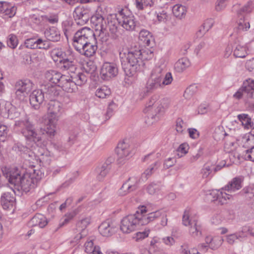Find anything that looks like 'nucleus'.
<instances>
[{
    "label": "nucleus",
    "instance_id": "dca6fc26",
    "mask_svg": "<svg viewBox=\"0 0 254 254\" xmlns=\"http://www.w3.org/2000/svg\"><path fill=\"white\" fill-rule=\"evenodd\" d=\"M0 112L3 116L7 115L8 118L14 119L18 118L20 113L9 102L2 101L0 103Z\"/></svg>",
    "mask_w": 254,
    "mask_h": 254
},
{
    "label": "nucleus",
    "instance_id": "13d9d810",
    "mask_svg": "<svg viewBox=\"0 0 254 254\" xmlns=\"http://www.w3.org/2000/svg\"><path fill=\"white\" fill-rule=\"evenodd\" d=\"M186 128V123H184L183 120L179 118L176 121V131L179 133H182Z\"/></svg>",
    "mask_w": 254,
    "mask_h": 254
},
{
    "label": "nucleus",
    "instance_id": "473e14b6",
    "mask_svg": "<svg viewBox=\"0 0 254 254\" xmlns=\"http://www.w3.org/2000/svg\"><path fill=\"white\" fill-rule=\"evenodd\" d=\"M162 79L159 76L151 75L146 84V88L148 91H153L159 88H162Z\"/></svg>",
    "mask_w": 254,
    "mask_h": 254
},
{
    "label": "nucleus",
    "instance_id": "f257e3e1",
    "mask_svg": "<svg viewBox=\"0 0 254 254\" xmlns=\"http://www.w3.org/2000/svg\"><path fill=\"white\" fill-rule=\"evenodd\" d=\"M58 120L48 118L46 129L36 128L35 125L26 117L24 119L15 121V125L21 127V132L27 141L42 146L46 132L49 136H55Z\"/></svg>",
    "mask_w": 254,
    "mask_h": 254
},
{
    "label": "nucleus",
    "instance_id": "aec40b11",
    "mask_svg": "<svg viewBox=\"0 0 254 254\" xmlns=\"http://www.w3.org/2000/svg\"><path fill=\"white\" fill-rule=\"evenodd\" d=\"M170 102L167 99H162L157 103V108L155 111V114L152 115L150 118L156 121L158 120L161 115H162L170 107Z\"/></svg>",
    "mask_w": 254,
    "mask_h": 254
},
{
    "label": "nucleus",
    "instance_id": "20e7f679",
    "mask_svg": "<svg viewBox=\"0 0 254 254\" xmlns=\"http://www.w3.org/2000/svg\"><path fill=\"white\" fill-rule=\"evenodd\" d=\"M243 181L242 177H235L223 188L220 191H208L206 193V197L211 201L217 200L221 205L226 204L228 200H230L233 197L231 194L226 192V191L234 192L240 190L242 187Z\"/></svg>",
    "mask_w": 254,
    "mask_h": 254
},
{
    "label": "nucleus",
    "instance_id": "5fc2aeb1",
    "mask_svg": "<svg viewBox=\"0 0 254 254\" xmlns=\"http://www.w3.org/2000/svg\"><path fill=\"white\" fill-rule=\"evenodd\" d=\"M205 52V44L203 42L200 43L194 50L195 54L199 58H202L204 56Z\"/></svg>",
    "mask_w": 254,
    "mask_h": 254
},
{
    "label": "nucleus",
    "instance_id": "37998d69",
    "mask_svg": "<svg viewBox=\"0 0 254 254\" xmlns=\"http://www.w3.org/2000/svg\"><path fill=\"white\" fill-rule=\"evenodd\" d=\"M111 94L110 89L106 86H102L98 88L95 92L97 97L101 99H105Z\"/></svg>",
    "mask_w": 254,
    "mask_h": 254
},
{
    "label": "nucleus",
    "instance_id": "f704fd0d",
    "mask_svg": "<svg viewBox=\"0 0 254 254\" xmlns=\"http://www.w3.org/2000/svg\"><path fill=\"white\" fill-rule=\"evenodd\" d=\"M242 88L246 94V98L254 97V80L250 78L246 80Z\"/></svg>",
    "mask_w": 254,
    "mask_h": 254
},
{
    "label": "nucleus",
    "instance_id": "2eb2a0df",
    "mask_svg": "<svg viewBox=\"0 0 254 254\" xmlns=\"http://www.w3.org/2000/svg\"><path fill=\"white\" fill-rule=\"evenodd\" d=\"M141 180L137 177H130L123 184L119 190V193L121 195H125L127 193L136 190L138 187Z\"/></svg>",
    "mask_w": 254,
    "mask_h": 254
},
{
    "label": "nucleus",
    "instance_id": "09e8293b",
    "mask_svg": "<svg viewBox=\"0 0 254 254\" xmlns=\"http://www.w3.org/2000/svg\"><path fill=\"white\" fill-rule=\"evenodd\" d=\"M166 67L164 64L156 66L153 69L151 75L155 76H159L161 79H163V76L166 72Z\"/></svg>",
    "mask_w": 254,
    "mask_h": 254
},
{
    "label": "nucleus",
    "instance_id": "4be33fe9",
    "mask_svg": "<svg viewBox=\"0 0 254 254\" xmlns=\"http://www.w3.org/2000/svg\"><path fill=\"white\" fill-rule=\"evenodd\" d=\"M101 235L104 237H109L116 231L115 224L110 220L102 222L98 227Z\"/></svg>",
    "mask_w": 254,
    "mask_h": 254
},
{
    "label": "nucleus",
    "instance_id": "680f3d73",
    "mask_svg": "<svg viewBox=\"0 0 254 254\" xmlns=\"http://www.w3.org/2000/svg\"><path fill=\"white\" fill-rule=\"evenodd\" d=\"M36 42L37 49H47L50 47L49 43L47 40L39 38L36 40Z\"/></svg>",
    "mask_w": 254,
    "mask_h": 254
},
{
    "label": "nucleus",
    "instance_id": "603ef678",
    "mask_svg": "<svg viewBox=\"0 0 254 254\" xmlns=\"http://www.w3.org/2000/svg\"><path fill=\"white\" fill-rule=\"evenodd\" d=\"M52 147L55 149L57 155L61 156L66 153V148L60 142L53 143Z\"/></svg>",
    "mask_w": 254,
    "mask_h": 254
},
{
    "label": "nucleus",
    "instance_id": "4d7b16f0",
    "mask_svg": "<svg viewBox=\"0 0 254 254\" xmlns=\"http://www.w3.org/2000/svg\"><path fill=\"white\" fill-rule=\"evenodd\" d=\"M150 232L149 229H145L142 232H138L134 234L133 238L135 241L138 242L147 238Z\"/></svg>",
    "mask_w": 254,
    "mask_h": 254
},
{
    "label": "nucleus",
    "instance_id": "58836bf2",
    "mask_svg": "<svg viewBox=\"0 0 254 254\" xmlns=\"http://www.w3.org/2000/svg\"><path fill=\"white\" fill-rule=\"evenodd\" d=\"M236 46L233 50V54L236 58H244L248 55L247 48L246 46L241 45L239 43L235 42Z\"/></svg>",
    "mask_w": 254,
    "mask_h": 254
},
{
    "label": "nucleus",
    "instance_id": "49530a36",
    "mask_svg": "<svg viewBox=\"0 0 254 254\" xmlns=\"http://www.w3.org/2000/svg\"><path fill=\"white\" fill-rule=\"evenodd\" d=\"M241 141L244 147H248L254 143V136L251 133L250 131L249 133H246L242 136Z\"/></svg>",
    "mask_w": 254,
    "mask_h": 254
},
{
    "label": "nucleus",
    "instance_id": "69168bd1",
    "mask_svg": "<svg viewBox=\"0 0 254 254\" xmlns=\"http://www.w3.org/2000/svg\"><path fill=\"white\" fill-rule=\"evenodd\" d=\"M253 9V2L249 1L240 9L239 11V15H243V13H249L252 11Z\"/></svg>",
    "mask_w": 254,
    "mask_h": 254
},
{
    "label": "nucleus",
    "instance_id": "9d476101",
    "mask_svg": "<svg viewBox=\"0 0 254 254\" xmlns=\"http://www.w3.org/2000/svg\"><path fill=\"white\" fill-rule=\"evenodd\" d=\"M48 118L59 120L64 114V110L63 105L60 102L51 100L47 104Z\"/></svg>",
    "mask_w": 254,
    "mask_h": 254
},
{
    "label": "nucleus",
    "instance_id": "c9c22d12",
    "mask_svg": "<svg viewBox=\"0 0 254 254\" xmlns=\"http://www.w3.org/2000/svg\"><path fill=\"white\" fill-rule=\"evenodd\" d=\"M237 233L240 238V241H244L248 236H251L254 237V227L246 225L242 227L241 230Z\"/></svg>",
    "mask_w": 254,
    "mask_h": 254
},
{
    "label": "nucleus",
    "instance_id": "c03bdc74",
    "mask_svg": "<svg viewBox=\"0 0 254 254\" xmlns=\"http://www.w3.org/2000/svg\"><path fill=\"white\" fill-rule=\"evenodd\" d=\"M161 189L160 182H152L146 186L147 192L151 195L157 193Z\"/></svg>",
    "mask_w": 254,
    "mask_h": 254
},
{
    "label": "nucleus",
    "instance_id": "052dcab7",
    "mask_svg": "<svg viewBox=\"0 0 254 254\" xmlns=\"http://www.w3.org/2000/svg\"><path fill=\"white\" fill-rule=\"evenodd\" d=\"M173 77L171 72H166L163 76V79L161 81L162 86L164 87L166 85L170 84L173 81Z\"/></svg>",
    "mask_w": 254,
    "mask_h": 254
},
{
    "label": "nucleus",
    "instance_id": "0e129e2a",
    "mask_svg": "<svg viewBox=\"0 0 254 254\" xmlns=\"http://www.w3.org/2000/svg\"><path fill=\"white\" fill-rule=\"evenodd\" d=\"M237 240L240 241V238L237 232L228 235L226 236V241L230 245H233Z\"/></svg>",
    "mask_w": 254,
    "mask_h": 254
},
{
    "label": "nucleus",
    "instance_id": "6e6d98bb",
    "mask_svg": "<svg viewBox=\"0 0 254 254\" xmlns=\"http://www.w3.org/2000/svg\"><path fill=\"white\" fill-rule=\"evenodd\" d=\"M214 23V22L213 19L209 18L206 19L203 24L202 28L199 30V32L204 34L213 26Z\"/></svg>",
    "mask_w": 254,
    "mask_h": 254
},
{
    "label": "nucleus",
    "instance_id": "39448f33",
    "mask_svg": "<svg viewBox=\"0 0 254 254\" xmlns=\"http://www.w3.org/2000/svg\"><path fill=\"white\" fill-rule=\"evenodd\" d=\"M60 91L55 86L45 85L44 89L34 90L30 95V103L35 109H38L44 100L45 94L47 97L52 98L58 96Z\"/></svg>",
    "mask_w": 254,
    "mask_h": 254
},
{
    "label": "nucleus",
    "instance_id": "bb28decb",
    "mask_svg": "<svg viewBox=\"0 0 254 254\" xmlns=\"http://www.w3.org/2000/svg\"><path fill=\"white\" fill-rule=\"evenodd\" d=\"M44 33L45 37L49 41L58 42L60 40V31L55 26H51L46 28Z\"/></svg>",
    "mask_w": 254,
    "mask_h": 254
},
{
    "label": "nucleus",
    "instance_id": "6e6552de",
    "mask_svg": "<svg viewBox=\"0 0 254 254\" xmlns=\"http://www.w3.org/2000/svg\"><path fill=\"white\" fill-rule=\"evenodd\" d=\"M33 84L29 79L18 80L14 86L15 98L20 101L24 100L28 96L33 89Z\"/></svg>",
    "mask_w": 254,
    "mask_h": 254
},
{
    "label": "nucleus",
    "instance_id": "a878e982",
    "mask_svg": "<svg viewBox=\"0 0 254 254\" xmlns=\"http://www.w3.org/2000/svg\"><path fill=\"white\" fill-rule=\"evenodd\" d=\"M0 203L3 209H10L14 205L15 198L12 194L9 192H4L1 195Z\"/></svg>",
    "mask_w": 254,
    "mask_h": 254
},
{
    "label": "nucleus",
    "instance_id": "1a4fd4ad",
    "mask_svg": "<svg viewBox=\"0 0 254 254\" xmlns=\"http://www.w3.org/2000/svg\"><path fill=\"white\" fill-rule=\"evenodd\" d=\"M120 24L124 29L128 31L135 30L138 21L129 11L123 9L119 12Z\"/></svg>",
    "mask_w": 254,
    "mask_h": 254
},
{
    "label": "nucleus",
    "instance_id": "c85d7f7f",
    "mask_svg": "<svg viewBox=\"0 0 254 254\" xmlns=\"http://www.w3.org/2000/svg\"><path fill=\"white\" fill-rule=\"evenodd\" d=\"M97 49V46L96 44L91 43L89 41L77 51L87 57H91L95 54Z\"/></svg>",
    "mask_w": 254,
    "mask_h": 254
},
{
    "label": "nucleus",
    "instance_id": "8fccbe9b",
    "mask_svg": "<svg viewBox=\"0 0 254 254\" xmlns=\"http://www.w3.org/2000/svg\"><path fill=\"white\" fill-rule=\"evenodd\" d=\"M153 47L145 48L144 49L141 50V55H140L141 58L142 59V62H144L145 60H149L153 58L154 56Z\"/></svg>",
    "mask_w": 254,
    "mask_h": 254
},
{
    "label": "nucleus",
    "instance_id": "a211bd4d",
    "mask_svg": "<svg viewBox=\"0 0 254 254\" xmlns=\"http://www.w3.org/2000/svg\"><path fill=\"white\" fill-rule=\"evenodd\" d=\"M63 75L60 72L55 70L47 71L45 73V81L49 83L46 85L55 86L57 89V87L55 85L59 86Z\"/></svg>",
    "mask_w": 254,
    "mask_h": 254
},
{
    "label": "nucleus",
    "instance_id": "412c9836",
    "mask_svg": "<svg viewBox=\"0 0 254 254\" xmlns=\"http://www.w3.org/2000/svg\"><path fill=\"white\" fill-rule=\"evenodd\" d=\"M59 86L61 87L63 90L68 93L75 92L78 90L77 87L70 75H63Z\"/></svg>",
    "mask_w": 254,
    "mask_h": 254
},
{
    "label": "nucleus",
    "instance_id": "79ce46f5",
    "mask_svg": "<svg viewBox=\"0 0 254 254\" xmlns=\"http://www.w3.org/2000/svg\"><path fill=\"white\" fill-rule=\"evenodd\" d=\"M190 65V62L186 58L179 60L175 64V69L178 72H182Z\"/></svg>",
    "mask_w": 254,
    "mask_h": 254
},
{
    "label": "nucleus",
    "instance_id": "7ed1b4c3",
    "mask_svg": "<svg viewBox=\"0 0 254 254\" xmlns=\"http://www.w3.org/2000/svg\"><path fill=\"white\" fill-rule=\"evenodd\" d=\"M141 55V50L139 48H131L120 51L119 55L123 68L127 76L131 77L134 75L140 67L144 66V63L140 57Z\"/></svg>",
    "mask_w": 254,
    "mask_h": 254
},
{
    "label": "nucleus",
    "instance_id": "0eeeda50",
    "mask_svg": "<svg viewBox=\"0 0 254 254\" xmlns=\"http://www.w3.org/2000/svg\"><path fill=\"white\" fill-rule=\"evenodd\" d=\"M94 39L93 31L89 28L85 27L75 32L73 37V45L77 51L86 43Z\"/></svg>",
    "mask_w": 254,
    "mask_h": 254
},
{
    "label": "nucleus",
    "instance_id": "2f4dec72",
    "mask_svg": "<svg viewBox=\"0 0 254 254\" xmlns=\"http://www.w3.org/2000/svg\"><path fill=\"white\" fill-rule=\"evenodd\" d=\"M237 119L244 129L252 128L254 126L253 120L248 114L244 113L239 114L237 116Z\"/></svg>",
    "mask_w": 254,
    "mask_h": 254
},
{
    "label": "nucleus",
    "instance_id": "f3484780",
    "mask_svg": "<svg viewBox=\"0 0 254 254\" xmlns=\"http://www.w3.org/2000/svg\"><path fill=\"white\" fill-rule=\"evenodd\" d=\"M92 27L95 30L101 33H106V19L99 13H96L90 18Z\"/></svg>",
    "mask_w": 254,
    "mask_h": 254
},
{
    "label": "nucleus",
    "instance_id": "a19ab883",
    "mask_svg": "<svg viewBox=\"0 0 254 254\" xmlns=\"http://www.w3.org/2000/svg\"><path fill=\"white\" fill-rule=\"evenodd\" d=\"M172 12L175 17L182 19L186 14L187 8L182 4H177L173 6Z\"/></svg>",
    "mask_w": 254,
    "mask_h": 254
},
{
    "label": "nucleus",
    "instance_id": "9b49d317",
    "mask_svg": "<svg viewBox=\"0 0 254 254\" xmlns=\"http://www.w3.org/2000/svg\"><path fill=\"white\" fill-rule=\"evenodd\" d=\"M183 224L190 227L189 232L193 237H197L201 235L200 226L197 225L195 219L190 218V210H186L183 216Z\"/></svg>",
    "mask_w": 254,
    "mask_h": 254
},
{
    "label": "nucleus",
    "instance_id": "3c124183",
    "mask_svg": "<svg viewBox=\"0 0 254 254\" xmlns=\"http://www.w3.org/2000/svg\"><path fill=\"white\" fill-rule=\"evenodd\" d=\"M149 250L151 254H163V252L158 247L157 240L155 238L151 241Z\"/></svg>",
    "mask_w": 254,
    "mask_h": 254
},
{
    "label": "nucleus",
    "instance_id": "7c9ffc66",
    "mask_svg": "<svg viewBox=\"0 0 254 254\" xmlns=\"http://www.w3.org/2000/svg\"><path fill=\"white\" fill-rule=\"evenodd\" d=\"M62 29L65 36L68 40L72 37L76 30L75 25L71 21L66 20L62 23Z\"/></svg>",
    "mask_w": 254,
    "mask_h": 254
},
{
    "label": "nucleus",
    "instance_id": "e2e57ef3",
    "mask_svg": "<svg viewBox=\"0 0 254 254\" xmlns=\"http://www.w3.org/2000/svg\"><path fill=\"white\" fill-rule=\"evenodd\" d=\"M96 246H94L93 240L88 239L84 244L85 252L87 253L91 254Z\"/></svg>",
    "mask_w": 254,
    "mask_h": 254
},
{
    "label": "nucleus",
    "instance_id": "c756f323",
    "mask_svg": "<svg viewBox=\"0 0 254 254\" xmlns=\"http://www.w3.org/2000/svg\"><path fill=\"white\" fill-rule=\"evenodd\" d=\"M48 224L46 217L41 214H36L29 221L30 226H38L39 228H44Z\"/></svg>",
    "mask_w": 254,
    "mask_h": 254
},
{
    "label": "nucleus",
    "instance_id": "864d4df0",
    "mask_svg": "<svg viewBox=\"0 0 254 254\" xmlns=\"http://www.w3.org/2000/svg\"><path fill=\"white\" fill-rule=\"evenodd\" d=\"M18 41L17 36L14 34H10L7 38V46L11 49H15L18 45Z\"/></svg>",
    "mask_w": 254,
    "mask_h": 254
},
{
    "label": "nucleus",
    "instance_id": "423d86ee",
    "mask_svg": "<svg viewBox=\"0 0 254 254\" xmlns=\"http://www.w3.org/2000/svg\"><path fill=\"white\" fill-rule=\"evenodd\" d=\"M141 213L139 209L134 214L124 217L121 221L120 230L125 234H129L143 225L142 223Z\"/></svg>",
    "mask_w": 254,
    "mask_h": 254
},
{
    "label": "nucleus",
    "instance_id": "338daca9",
    "mask_svg": "<svg viewBox=\"0 0 254 254\" xmlns=\"http://www.w3.org/2000/svg\"><path fill=\"white\" fill-rule=\"evenodd\" d=\"M35 38H29L25 40L24 44L26 48L31 49H37L36 40Z\"/></svg>",
    "mask_w": 254,
    "mask_h": 254
},
{
    "label": "nucleus",
    "instance_id": "4468645a",
    "mask_svg": "<svg viewBox=\"0 0 254 254\" xmlns=\"http://www.w3.org/2000/svg\"><path fill=\"white\" fill-rule=\"evenodd\" d=\"M118 156L117 161L119 164H124L125 161L131 155V148L130 146L125 142L118 143L116 148Z\"/></svg>",
    "mask_w": 254,
    "mask_h": 254
},
{
    "label": "nucleus",
    "instance_id": "f03ea898",
    "mask_svg": "<svg viewBox=\"0 0 254 254\" xmlns=\"http://www.w3.org/2000/svg\"><path fill=\"white\" fill-rule=\"evenodd\" d=\"M1 170L9 183L17 187L25 192L34 188L41 178L38 173L36 176L35 170H33V173L26 172L22 175L19 174L18 170H9L6 167H2Z\"/></svg>",
    "mask_w": 254,
    "mask_h": 254
},
{
    "label": "nucleus",
    "instance_id": "f8f14e48",
    "mask_svg": "<svg viewBox=\"0 0 254 254\" xmlns=\"http://www.w3.org/2000/svg\"><path fill=\"white\" fill-rule=\"evenodd\" d=\"M118 68L116 64L111 62H104L100 69V76L104 80H109L117 76Z\"/></svg>",
    "mask_w": 254,
    "mask_h": 254
},
{
    "label": "nucleus",
    "instance_id": "6ab92c4d",
    "mask_svg": "<svg viewBox=\"0 0 254 254\" xmlns=\"http://www.w3.org/2000/svg\"><path fill=\"white\" fill-rule=\"evenodd\" d=\"M138 208L139 212L141 213L142 223H143V225H147L149 222L160 217L162 215V212L163 211L162 210H158L146 214L145 213L147 211L145 206H141Z\"/></svg>",
    "mask_w": 254,
    "mask_h": 254
},
{
    "label": "nucleus",
    "instance_id": "bf43d9fd",
    "mask_svg": "<svg viewBox=\"0 0 254 254\" xmlns=\"http://www.w3.org/2000/svg\"><path fill=\"white\" fill-rule=\"evenodd\" d=\"M243 191L245 193L246 198L252 201V203L254 204V190L251 187L245 188Z\"/></svg>",
    "mask_w": 254,
    "mask_h": 254
},
{
    "label": "nucleus",
    "instance_id": "a18cd8bd",
    "mask_svg": "<svg viewBox=\"0 0 254 254\" xmlns=\"http://www.w3.org/2000/svg\"><path fill=\"white\" fill-rule=\"evenodd\" d=\"M51 56L54 62H59L64 60V51L62 49L55 48L51 52Z\"/></svg>",
    "mask_w": 254,
    "mask_h": 254
},
{
    "label": "nucleus",
    "instance_id": "393cba45",
    "mask_svg": "<svg viewBox=\"0 0 254 254\" xmlns=\"http://www.w3.org/2000/svg\"><path fill=\"white\" fill-rule=\"evenodd\" d=\"M138 38L140 42L144 46L153 47L154 42L151 33L146 29H142L139 33Z\"/></svg>",
    "mask_w": 254,
    "mask_h": 254
},
{
    "label": "nucleus",
    "instance_id": "cd10ccee",
    "mask_svg": "<svg viewBox=\"0 0 254 254\" xmlns=\"http://www.w3.org/2000/svg\"><path fill=\"white\" fill-rule=\"evenodd\" d=\"M70 76L73 80L76 87L84 84L87 80L86 74L78 69H76V71L74 72L70 73Z\"/></svg>",
    "mask_w": 254,
    "mask_h": 254
},
{
    "label": "nucleus",
    "instance_id": "5701e85b",
    "mask_svg": "<svg viewBox=\"0 0 254 254\" xmlns=\"http://www.w3.org/2000/svg\"><path fill=\"white\" fill-rule=\"evenodd\" d=\"M17 8L13 4L4 1H0V14L8 18L13 17Z\"/></svg>",
    "mask_w": 254,
    "mask_h": 254
},
{
    "label": "nucleus",
    "instance_id": "ddd939ff",
    "mask_svg": "<svg viewBox=\"0 0 254 254\" xmlns=\"http://www.w3.org/2000/svg\"><path fill=\"white\" fill-rule=\"evenodd\" d=\"M73 17L77 23L80 25L86 24L91 17V12L89 8L84 6L76 7L73 12Z\"/></svg>",
    "mask_w": 254,
    "mask_h": 254
},
{
    "label": "nucleus",
    "instance_id": "de8ad7c7",
    "mask_svg": "<svg viewBox=\"0 0 254 254\" xmlns=\"http://www.w3.org/2000/svg\"><path fill=\"white\" fill-rule=\"evenodd\" d=\"M110 169V166L105 163L101 167L99 168L97 172L98 173L97 179L99 181H101L107 175Z\"/></svg>",
    "mask_w": 254,
    "mask_h": 254
},
{
    "label": "nucleus",
    "instance_id": "4c0bfd02",
    "mask_svg": "<svg viewBox=\"0 0 254 254\" xmlns=\"http://www.w3.org/2000/svg\"><path fill=\"white\" fill-rule=\"evenodd\" d=\"M156 20H154V23L158 24L160 23H165L168 19V14L166 9H160L155 11Z\"/></svg>",
    "mask_w": 254,
    "mask_h": 254
},
{
    "label": "nucleus",
    "instance_id": "e433bc0d",
    "mask_svg": "<svg viewBox=\"0 0 254 254\" xmlns=\"http://www.w3.org/2000/svg\"><path fill=\"white\" fill-rule=\"evenodd\" d=\"M250 27V24L249 20L244 15H239L237 26L239 32L247 31Z\"/></svg>",
    "mask_w": 254,
    "mask_h": 254
},
{
    "label": "nucleus",
    "instance_id": "b1692460",
    "mask_svg": "<svg viewBox=\"0 0 254 254\" xmlns=\"http://www.w3.org/2000/svg\"><path fill=\"white\" fill-rule=\"evenodd\" d=\"M106 33L109 31L111 33L115 34L117 32L118 27L120 24L119 13L117 15H109L106 18Z\"/></svg>",
    "mask_w": 254,
    "mask_h": 254
},
{
    "label": "nucleus",
    "instance_id": "774afa93",
    "mask_svg": "<svg viewBox=\"0 0 254 254\" xmlns=\"http://www.w3.org/2000/svg\"><path fill=\"white\" fill-rule=\"evenodd\" d=\"M181 253L182 254H201L196 249H193L189 250L186 245H183L181 247Z\"/></svg>",
    "mask_w": 254,
    "mask_h": 254
},
{
    "label": "nucleus",
    "instance_id": "ea45409f",
    "mask_svg": "<svg viewBox=\"0 0 254 254\" xmlns=\"http://www.w3.org/2000/svg\"><path fill=\"white\" fill-rule=\"evenodd\" d=\"M214 172V166L210 163H206L202 167L201 170V174L203 178H211Z\"/></svg>",
    "mask_w": 254,
    "mask_h": 254
},
{
    "label": "nucleus",
    "instance_id": "72a5a7b5",
    "mask_svg": "<svg viewBox=\"0 0 254 254\" xmlns=\"http://www.w3.org/2000/svg\"><path fill=\"white\" fill-rule=\"evenodd\" d=\"M61 68L63 70H67L68 72L71 73L74 72L77 69V62L76 60L64 59L61 61Z\"/></svg>",
    "mask_w": 254,
    "mask_h": 254
}]
</instances>
